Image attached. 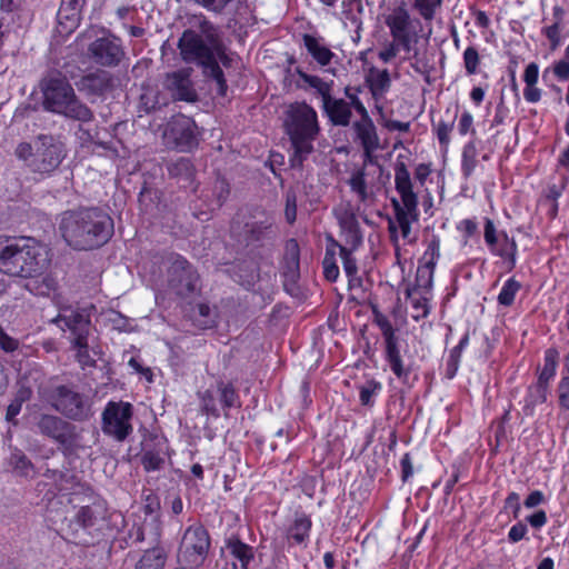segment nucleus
<instances>
[{"label":"nucleus","mask_w":569,"mask_h":569,"mask_svg":"<svg viewBox=\"0 0 569 569\" xmlns=\"http://www.w3.org/2000/svg\"><path fill=\"white\" fill-rule=\"evenodd\" d=\"M178 48L183 61L201 66L204 77L216 82L218 94L226 97L228 84L219 62L231 68L234 59L227 53L219 28L203 14L193 16L190 28L178 41Z\"/></svg>","instance_id":"nucleus-1"},{"label":"nucleus","mask_w":569,"mask_h":569,"mask_svg":"<svg viewBox=\"0 0 569 569\" xmlns=\"http://www.w3.org/2000/svg\"><path fill=\"white\" fill-rule=\"evenodd\" d=\"M60 230L76 250H92L106 244L114 232L112 218L101 209L83 208L63 214Z\"/></svg>","instance_id":"nucleus-2"},{"label":"nucleus","mask_w":569,"mask_h":569,"mask_svg":"<svg viewBox=\"0 0 569 569\" xmlns=\"http://www.w3.org/2000/svg\"><path fill=\"white\" fill-rule=\"evenodd\" d=\"M283 128L293 150L290 166L301 169L320 132L318 114L307 102L291 103L284 111Z\"/></svg>","instance_id":"nucleus-3"},{"label":"nucleus","mask_w":569,"mask_h":569,"mask_svg":"<svg viewBox=\"0 0 569 569\" xmlns=\"http://www.w3.org/2000/svg\"><path fill=\"white\" fill-rule=\"evenodd\" d=\"M48 252L32 238L0 239V272L9 277L32 278L47 268Z\"/></svg>","instance_id":"nucleus-4"},{"label":"nucleus","mask_w":569,"mask_h":569,"mask_svg":"<svg viewBox=\"0 0 569 569\" xmlns=\"http://www.w3.org/2000/svg\"><path fill=\"white\" fill-rule=\"evenodd\" d=\"M39 87L44 110L82 123L94 119L93 111L76 94L68 79L60 72L47 74Z\"/></svg>","instance_id":"nucleus-5"},{"label":"nucleus","mask_w":569,"mask_h":569,"mask_svg":"<svg viewBox=\"0 0 569 569\" xmlns=\"http://www.w3.org/2000/svg\"><path fill=\"white\" fill-rule=\"evenodd\" d=\"M39 396L68 420L84 422L93 417L92 400L74 385H50L39 388Z\"/></svg>","instance_id":"nucleus-6"},{"label":"nucleus","mask_w":569,"mask_h":569,"mask_svg":"<svg viewBox=\"0 0 569 569\" xmlns=\"http://www.w3.org/2000/svg\"><path fill=\"white\" fill-rule=\"evenodd\" d=\"M36 433L48 438L64 449H70L78 440L77 427L62 416L36 412L31 416Z\"/></svg>","instance_id":"nucleus-7"},{"label":"nucleus","mask_w":569,"mask_h":569,"mask_svg":"<svg viewBox=\"0 0 569 569\" xmlns=\"http://www.w3.org/2000/svg\"><path fill=\"white\" fill-rule=\"evenodd\" d=\"M162 140L169 149L189 152L199 144L198 127L190 117L174 116L166 123Z\"/></svg>","instance_id":"nucleus-8"},{"label":"nucleus","mask_w":569,"mask_h":569,"mask_svg":"<svg viewBox=\"0 0 569 569\" xmlns=\"http://www.w3.org/2000/svg\"><path fill=\"white\" fill-rule=\"evenodd\" d=\"M210 537L201 525H193L186 529L178 550V560L190 568L200 567L209 552Z\"/></svg>","instance_id":"nucleus-9"},{"label":"nucleus","mask_w":569,"mask_h":569,"mask_svg":"<svg viewBox=\"0 0 569 569\" xmlns=\"http://www.w3.org/2000/svg\"><path fill=\"white\" fill-rule=\"evenodd\" d=\"M66 157L62 142L50 134H40L34 141V154L29 167L34 172L50 173L54 171Z\"/></svg>","instance_id":"nucleus-10"},{"label":"nucleus","mask_w":569,"mask_h":569,"mask_svg":"<svg viewBox=\"0 0 569 569\" xmlns=\"http://www.w3.org/2000/svg\"><path fill=\"white\" fill-rule=\"evenodd\" d=\"M94 39L88 47L89 57L94 63L104 68H116L126 58V50L122 40L111 33Z\"/></svg>","instance_id":"nucleus-11"},{"label":"nucleus","mask_w":569,"mask_h":569,"mask_svg":"<svg viewBox=\"0 0 569 569\" xmlns=\"http://www.w3.org/2000/svg\"><path fill=\"white\" fill-rule=\"evenodd\" d=\"M132 406L129 402L110 401L102 412V431L118 441H123L131 432Z\"/></svg>","instance_id":"nucleus-12"},{"label":"nucleus","mask_w":569,"mask_h":569,"mask_svg":"<svg viewBox=\"0 0 569 569\" xmlns=\"http://www.w3.org/2000/svg\"><path fill=\"white\" fill-rule=\"evenodd\" d=\"M63 331L69 330L72 346H83L91 329L90 313L86 308L64 307L52 320Z\"/></svg>","instance_id":"nucleus-13"},{"label":"nucleus","mask_w":569,"mask_h":569,"mask_svg":"<svg viewBox=\"0 0 569 569\" xmlns=\"http://www.w3.org/2000/svg\"><path fill=\"white\" fill-rule=\"evenodd\" d=\"M395 183L396 190L401 197V202L392 199V207L396 212V219L405 214L411 216L412 220H418V198L412 190L410 173L405 162H397L395 168Z\"/></svg>","instance_id":"nucleus-14"},{"label":"nucleus","mask_w":569,"mask_h":569,"mask_svg":"<svg viewBox=\"0 0 569 569\" xmlns=\"http://www.w3.org/2000/svg\"><path fill=\"white\" fill-rule=\"evenodd\" d=\"M385 23L390 30L392 39L401 46V48L409 52L411 43L417 42L418 32L413 28L411 16L406 7L401 3L396 7L386 18Z\"/></svg>","instance_id":"nucleus-15"},{"label":"nucleus","mask_w":569,"mask_h":569,"mask_svg":"<svg viewBox=\"0 0 569 569\" xmlns=\"http://www.w3.org/2000/svg\"><path fill=\"white\" fill-rule=\"evenodd\" d=\"M170 267L168 268V284L181 297L189 296L197 288L198 274L192 266L181 256L170 257Z\"/></svg>","instance_id":"nucleus-16"},{"label":"nucleus","mask_w":569,"mask_h":569,"mask_svg":"<svg viewBox=\"0 0 569 569\" xmlns=\"http://www.w3.org/2000/svg\"><path fill=\"white\" fill-rule=\"evenodd\" d=\"M375 312V323L380 328L385 343H386V356L392 372L403 381H407L409 376V369L405 368L398 349L397 337L392 328L391 322L386 316L377 310Z\"/></svg>","instance_id":"nucleus-17"},{"label":"nucleus","mask_w":569,"mask_h":569,"mask_svg":"<svg viewBox=\"0 0 569 569\" xmlns=\"http://www.w3.org/2000/svg\"><path fill=\"white\" fill-rule=\"evenodd\" d=\"M191 68L180 69L166 74L163 87L173 101L197 102L199 96L191 80Z\"/></svg>","instance_id":"nucleus-18"},{"label":"nucleus","mask_w":569,"mask_h":569,"mask_svg":"<svg viewBox=\"0 0 569 569\" xmlns=\"http://www.w3.org/2000/svg\"><path fill=\"white\" fill-rule=\"evenodd\" d=\"M118 79L109 71L97 69L82 76L77 82L76 87L79 92H82L89 99L102 98L111 93L117 88Z\"/></svg>","instance_id":"nucleus-19"},{"label":"nucleus","mask_w":569,"mask_h":569,"mask_svg":"<svg viewBox=\"0 0 569 569\" xmlns=\"http://www.w3.org/2000/svg\"><path fill=\"white\" fill-rule=\"evenodd\" d=\"M240 236L247 246H260L264 241L276 238V221L269 216H264L263 219L248 221L244 223Z\"/></svg>","instance_id":"nucleus-20"},{"label":"nucleus","mask_w":569,"mask_h":569,"mask_svg":"<svg viewBox=\"0 0 569 569\" xmlns=\"http://www.w3.org/2000/svg\"><path fill=\"white\" fill-rule=\"evenodd\" d=\"M282 276L284 278L283 286L286 290L292 293L300 277V248L296 239H289L286 242L282 260Z\"/></svg>","instance_id":"nucleus-21"},{"label":"nucleus","mask_w":569,"mask_h":569,"mask_svg":"<svg viewBox=\"0 0 569 569\" xmlns=\"http://www.w3.org/2000/svg\"><path fill=\"white\" fill-rule=\"evenodd\" d=\"M167 442L163 438H150L142 443L141 462L147 471L159 470L163 467Z\"/></svg>","instance_id":"nucleus-22"},{"label":"nucleus","mask_w":569,"mask_h":569,"mask_svg":"<svg viewBox=\"0 0 569 569\" xmlns=\"http://www.w3.org/2000/svg\"><path fill=\"white\" fill-rule=\"evenodd\" d=\"M323 110L333 126L346 127L352 116L350 104L343 99H335L331 96L322 102Z\"/></svg>","instance_id":"nucleus-23"},{"label":"nucleus","mask_w":569,"mask_h":569,"mask_svg":"<svg viewBox=\"0 0 569 569\" xmlns=\"http://www.w3.org/2000/svg\"><path fill=\"white\" fill-rule=\"evenodd\" d=\"M170 178L178 180L183 186L191 184L196 174V168L189 158L181 157L166 164Z\"/></svg>","instance_id":"nucleus-24"},{"label":"nucleus","mask_w":569,"mask_h":569,"mask_svg":"<svg viewBox=\"0 0 569 569\" xmlns=\"http://www.w3.org/2000/svg\"><path fill=\"white\" fill-rule=\"evenodd\" d=\"M303 44L320 66L329 64L335 57V53L320 39L311 34H303Z\"/></svg>","instance_id":"nucleus-25"},{"label":"nucleus","mask_w":569,"mask_h":569,"mask_svg":"<svg viewBox=\"0 0 569 569\" xmlns=\"http://www.w3.org/2000/svg\"><path fill=\"white\" fill-rule=\"evenodd\" d=\"M353 130L362 147H379V137L370 117L356 121Z\"/></svg>","instance_id":"nucleus-26"},{"label":"nucleus","mask_w":569,"mask_h":569,"mask_svg":"<svg viewBox=\"0 0 569 569\" xmlns=\"http://www.w3.org/2000/svg\"><path fill=\"white\" fill-rule=\"evenodd\" d=\"M168 104L167 98L156 88L143 87L140 94L139 108L146 113H150Z\"/></svg>","instance_id":"nucleus-27"},{"label":"nucleus","mask_w":569,"mask_h":569,"mask_svg":"<svg viewBox=\"0 0 569 569\" xmlns=\"http://www.w3.org/2000/svg\"><path fill=\"white\" fill-rule=\"evenodd\" d=\"M198 6L216 14L237 12L246 0H192Z\"/></svg>","instance_id":"nucleus-28"},{"label":"nucleus","mask_w":569,"mask_h":569,"mask_svg":"<svg viewBox=\"0 0 569 569\" xmlns=\"http://www.w3.org/2000/svg\"><path fill=\"white\" fill-rule=\"evenodd\" d=\"M226 548L240 562L241 569H248L250 561L253 559L252 547L236 537H231L227 540Z\"/></svg>","instance_id":"nucleus-29"},{"label":"nucleus","mask_w":569,"mask_h":569,"mask_svg":"<svg viewBox=\"0 0 569 569\" xmlns=\"http://www.w3.org/2000/svg\"><path fill=\"white\" fill-rule=\"evenodd\" d=\"M370 90L373 97H381L391 84L390 76L387 69L379 70L375 67L370 68L367 77Z\"/></svg>","instance_id":"nucleus-30"},{"label":"nucleus","mask_w":569,"mask_h":569,"mask_svg":"<svg viewBox=\"0 0 569 569\" xmlns=\"http://www.w3.org/2000/svg\"><path fill=\"white\" fill-rule=\"evenodd\" d=\"M296 73L299 78L305 82V86L298 84L300 88H313L320 94L322 102L326 101L331 96V82H326L321 78L317 76H311L306 73L301 68L296 69Z\"/></svg>","instance_id":"nucleus-31"},{"label":"nucleus","mask_w":569,"mask_h":569,"mask_svg":"<svg viewBox=\"0 0 569 569\" xmlns=\"http://www.w3.org/2000/svg\"><path fill=\"white\" fill-rule=\"evenodd\" d=\"M166 559V553L161 548H151L140 557L134 569H163Z\"/></svg>","instance_id":"nucleus-32"},{"label":"nucleus","mask_w":569,"mask_h":569,"mask_svg":"<svg viewBox=\"0 0 569 569\" xmlns=\"http://www.w3.org/2000/svg\"><path fill=\"white\" fill-rule=\"evenodd\" d=\"M559 362V352L555 348H549L545 352L543 368L539 375V386L545 387L553 379Z\"/></svg>","instance_id":"nucleus-33"},{"label":"nucleus","mask_w":569,"mask_h":569,"mask_svg":"<svg viewBox=\"0 0 569 569\" xmlns=\"http://www.w3.org/2000/svg\"><path fill=\"white\" fill-rule=\"evenodd\" d=\"M310 529L311 520L305 515L298 516L289 527L287 538L288 540H293L298 545L303 543L309 537Z\"/></svg>","instance_id":"nucleus-34"},{"label":"nucleus","mask_w":569,"mask_h":569,"mask_svg":"<svg viewBox=\"0 0 569 569\" xmlns=\"http://www.w3.org/2000/svg\"><path fill=\"white\" fill-rule=\"evenodd\" d=\"M485 240L491 247V250L496 254H498V256H500L502 258H507V257L513 254L515 242H512L510 244L505 243V247L501 248V249L496 248V244H497L496 228H495L493 222L490 219L486 220V224H485Z\"/></svg>","instance_id":"nucleus-35"},{"label":"nucleus","mask_w":569,"mask_h":569,"mask_svg":"<svg viewBox=\"0 0 569 569\" xmlns=\"http://www.w3.org/2000/svg\"><path fill=\"white\" fill-rule=\"evenodd\" d=\"M332 244H333V247H338L339 248L340 256H341V259H342L343 270H345L346 274L349 278V282H352L355 280H357L359 282L360 279L357 278L358 267H357L356 259L352 257V251L349 250L345 246H340L335 240H332Z\"/></svg>","instance_id":"nucleus-36"},{"label":"nucleus","mask_w":569,"mask_h":569,"mask_svg":"<svg viewBox=\"0 0 569 569\" xmlns=\"http://www.w3.org/2000/svg\"><path fill=\"white\" fill-rule=\"evenodd\" d=\"M83 4L84 0H62L58 11V18L60 20H78Z\"/></svg>","instance_id":"nucleus-37"},{"label":"nucleus","mask_w":569,"mask_h":569,"mask_svg":"<svg viewBox=\"0 0 569 569\" xmlns=\"http://www.w3.org/2000/svg\"><path fill=\"white\" fill-rule=\"evenodd\" d=\"M365 176V171L359 170L356 173H353L349 180L351 190L359 196V199L362 202L368 201L369 198L371 197V194L367 190V182Z\"/></svg>","instance_id":"nucleus-38"},{"label":"nucleus","mask_w":569,"mask_h":569,"mask_svg":"<svg viewBox=\"0 0 569 569\" xmlns=\"http://www.w3.org/2000/svg\"><path fill=\"white\" fill-rule=\"evenodd\" d=\"M323 274L328 281L335 282L339 276V268L336 262L335 250L327 248L323 261Z\"/></svg>","instance_id":"nucleus-39"},{"label":"nucleus","mask_w":569,"mask_h":569,"mask_svg":"<svg viewBox=\"0 0 569 569\" xmlns=\"http://www.w3.org/2000/svg\"><path fill=\"white\" fill-rule=\"evenodd\" d=\"M343 227L347 231V242L351 246V248L348 249L353 251L362 241V236L360 233L358 222L353 217H350L345 221Z\"/></svg>","instance_id":"nucleus-40"},{"label":"nucleus","mask_w":569,"mask_h":569,"mask_svg":"<svg viewBox=\"0 0 569 569\" xmlns=\"http://www.w3.org/2000/svg\"><path fill=\"white\" fill-rule=\"evenodd\" d=\"M210 191L211 196L208 194L207 197L213 198L217 207H221L230 193L229 183L224 178L217 177Z\"/></svg>","instance_id":"nucleus-41"},{"label":"nucleus","mask_w":569,"mask_h":569,"mask_svg":"<svg viewBox=\"0 0 569 569\" xmlns=\"http://www.w3.org/2000/svg\"><path fill=\"white\" fill-rule=\"evenodd\" d=\"M9 463L20 475H28V471L32 468L30 459L21 451L13 452L10 456Z\"/></svg>","instance_id":"nucleus-42"},{"label":"nucleus","mask_w":569,"mask_h":569,"mask_svg":"<svg viewBox=\"0 0 569 569\" xmlns=\"http://www.w3.org/2000/svg\"><path fill=\"white\" fill-rule=\"evenodd\" d=\"M520 288V284L515 281L513 279H509L505 286L502 287L499 296L498 301L499 303L503 306H510L515 299V295Z\"/></svg>","instance_id":"nucleus-43"},{"label":"nucleus","mask_w":569,"mask_h":569,"mask_svg":"<svg viewBox=\"0 0 569 569\" xmlns=\"http://www.w3.org/2000/svg\"><path fill=\"white\" fill-rule=\"evenodd\" d=\"M220 392V400L226 408H231L237 405L238 396L234 388L230 383L220 382L218 386Z\"/></svg>","instance_id":"nucleus-44"},{"label":"nucleus","mask_w":569,"mask_h":569,"mask_svg":"<svg viewBox=\"0 0 569 569\" xmlns=\"http://www.w3.org/2000/svg\"><path fill=\"white\" fill-rule=\"evenodd\" d=\"M465 68L468 74H475L477 72L480 58L479 53L473 47H468L463 52Z\"/></svg>","instance_id":"nucleus-45"},{"label":"nucleus","mask_w":569,"mask_h":569,"mask_svg":"<svg viewBox=\"0 0 569 569\" xmlns=\"http://www.w3.org/2000/svg\"><path fill=\"white\" fill-rule=\"evenodd\" d=\"M476 149L469 143L465 147L462 153V170L466 177H469L476 167Z\"/></svg>","instance_id":"nucleus-46"},{"label":"nucleus","mask_w":569,"mask_h":569,"mask_svg":"<svg viewBox=\"0 0 569 569\" xmlns=\"http://www.w3.org/2000/svg\"><path fill=\"white\" fill-rule=\"evenodd\" d=\"M413 8L420 13L425 20H432L437 6L433 0H415Z\"/></svg>","instance_id":"nucleus-47"},{"label":"nucleus","mask_w":569,"mask_h":569,"mask_svg":"<svg viewBox=\"0 0 569 569\" xmlns=\"http://www.w3.org/2000/svg\"><path fill=\"white\" fill-rule=\"evenodd\" d=\"M284 216L288 223H293L297 218V194L295 191L289 190L286 193V209Z\"/></svg>","instance_id":"nucleus-48"},{"label":"nucleus","mask_w":569,"mask_h":569,"mask_svg":"<svg viewBox=\"0 0 569 569\" xmlns=\"http://www.w3.org/2000/svg\"><path fill=\"white\" fill-rule=\"evenodd\" d=\"M96 516L91 507H81L76 516V521L82 528H89L94 525Z\"/></svg>","instance_id":"nucleus-49"},{"label":"nucleus","mask_w":569,"mask_h":569,"mask_svg":"<svg viewBox=\"0 0 569 569\" xmlns=\"http://www.w3.org/2000/svg\"><path fill=\"white\" fill-rule=\"evenodd\" d=\"M72 347L77 349V360L81 365L82 368L96 366V360L93 358H91L89 355L88 339L84 340L83 346H72Z\"/></svg>","instance_id":"nucleus-50"},{"label":"nucleus","mask_w":569,"mask_h":569,"mask_svg":"<svg viewBox=\"0 0 569 569\" xmlns=\"http://www.w3.org/2000/svg\"><path fill=\"white\" fill-rule=\"evenodd\" d=\"M557 391L560 406L569 410V376L560 379Z\"/></svg>","instance_id":"nucleus-51"},{"label":"nucleus","mask_w":569,"mask_h":569,"mask_svg":"<svg viewBox=\"0 0 569 569\" xmlns=\"http://www.w3.org/2000/svg\"><path fill=\"white\" fill-rule=\"evenodd\" d=\"M380 389V385L376 381H367L360 388V401L363 406H369L371 402V397Z\"/></svg>","instance_id":"nucleus-52"},{"label":"nucleus","mask_w":569,"mask_h":569,"mask_svg":"<svg viewBox=\"0 0 569 569\" xmlns=\"http://www.w3.org/2000/svg\"><path fill=\"white\" fill-rule=\"evenodd\" d=\"M412 308L415 310L412 318L416 321L426 318L429 315L428 299L425 297L412 299Z\"/></svg>","instance_id":"nucleus-53"},{"label":"nucleus","mask_w":569,"mask_h":569,"mask_svg":"<svg viewBox=\"0 0 569 569\" xmlns=\"http://www.w3.org/2000/svg\"><path fill=\"white\" fill-rule=\"evenodd\" d=\"M526 88L523 96L527 101L533 102V62L529 63L525 70Z\"/></svg>","instance_id":"nucleus-54"},{"label":"nucleus","mask_w":569,"mask_h":569,"mask_svg":"<svg viewBox=\"0 0 569 569\" xmlns=\"http://www.w3.org/2000/svg\"><path fill=\"white\" fill-rule=\"evenodd\" d=\"M197 311H198V315L203 318V320L200 321V326L202 328H210L214 325V318L211 315L212 310L208 305L199 303L197 306Z\"/></svg>","instance_id":"nucleus-55"},{"label":"nucleus","mask_w":569,"mask_h":569,"mask_svg":"<svg viewBox=\"0 0 569 569\" xmlns=\"http://www.w3.org/2000/svg\"><path fill=\"white\" fill-rule=\"evenodd\" d=\"M460 356H461L460 348H453L451 350L448 362H447V373H446L449 379L453 378V376L456 375V372L458 370V363H459Z\"/></svg>","instance_id":"nucleus-56"},{"label":"nucleus","mask_w":569,"mask_h":569,"mask_svg":"<svg viewBox=\"0 0 569 569\" xmlns=\"http://www.w3.org/2000/svg\"><path fill=\"white\" fill-rule=\"evenodd\" d=\"M19 341L10 336H8L3 329L0 327V348L4 352H13L18 349Z\"/></svg>","instance_id":"nucleus-57"},{"label":"nucleus","mask_w":569,"mask_h":569,"mask_svg":"<svg viewBox=\"0 0 569 569\" xmlns=\"http://www.w3.org/2000/svg\"><path fill=\"white\" fill-rule=\"evenodd\" d=\"M452 127H453V121H451L449 123L443 122V121H439V123L437 126V136H438L439 142L442 146H447L448 144V142H449V133L452 130Z\"/></svg>","instance_id":"nucleus-58"},{"label":"nucleus","mask_w":569,"mask_h":569,"mask_svg":"<svg viewBox=\"0 0 569 569\" xmlns=\"http://www.w3.org/2000/svg\"><path fill=\"white\" fill-rule=\"evenodd\" d=\"M400 47L401 46L393 40L392 42L388 43V46H386V48L381 50L378 56L383 62H389L396 58Z\"/></svg>","instance_id":"nucleus-59"},{"label":"nucleus","mask_w":569,"mask_h":569,"mask_svg":"<svg viewBox=\"0 0 569 569\" xmlns=\"http://www.w3.org/2000/svg\"><path fill=\"white\" fill-rule=\"evenodd\" d=\"M202 407H203V410L209 413V415H212L214 417H218L219 416V411L216 407V403H214V398L212 396V393L207 390L203 395H202Z\"/></svg>","instance_id":"nucleus-60"},{"label":"nucleus","mask_w":569,"mask_h":569,"mask_svg":"<svg viewBox=\"0 0 569 569\" xmlns=\"http://www.w3.org/2000/svg\"><path fill=\"white\" fill-rule=\"evenodd\" d=\"M526 533H527L526 523L519 521L518 523H516L515 526L511 527L508 537H509L510 541L518 542L522 538H525Z\"/></svg>","instance_id":"nucleus-61"},{"label":"nucleus","mask_w":569,"mask_h":569,"mask_svg":"<svg viewBox=\"0 0 569 569\" xmlns=\"http://www.w3.org/2000/svg\"><path fill=\"white\" fill-rule=\"evenodd\" d=\"M33 147L31 143L21 142L16 148V156L21 160H27L28 158H33Z\"/></svg>","instance_id":"nucleus-62"},{"label":"nucleus","mask_w":569,"mask_h":569,"mask_svg":"<svg viewBox=\"0 0 569 569\" xmlns=\"http://www.w3.org/2000/svg\"><path fill=\"white\" fill-rule=\"evenodd\" d=\"M547 38L551 42V47L555 49L560 44L559 26L557 23L548 27L545 31Z\"/></svg>","instance_id":"nucleus-63"},{"label":"nucleus","mask_w":569,"mask_h":569,"mask_svg":"<svg viewBox=\"0 0 569 569\" xmlns=\"http://www.w3.org/2000/svg\"><path fill=\"white\" fill-rule=\"evenodd\" d=\"M555 73L558 78L566 80L569 78V61L566 59L560 60L555 66Z\"/></svg>","instance_id":"nucleus-64"}]
</instances>
